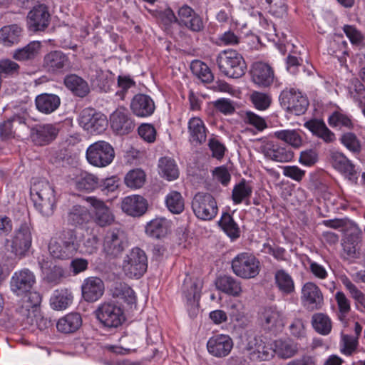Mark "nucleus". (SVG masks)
I'll use <instances>...</instances> for the list:
<instances>
[{"mask_svg": "<svg viewBox=\"0 0 365 365\" xmlns=\"http://www.w3.org/2000/svg\"><path fill=\"white\" fill-rule=\"evenodd\" d=\"M30 195L35 207L44 216H51L56 207L53 187L45 179L34 178L31 181Z\"/></svg>", "mask_w": 365, "mask_h": 365, "instance_id": "nucleus-1", "label": "nucleus"}, {"mask_svg": "<svg viewBox=\"0 0 365 365\" xmlns=\"http://www.w3.org/2000/svg\"><path fill=\"white\" fill-rule=\"evenodd\" d=\"M217 63L222 73L232 78L242 77L247 68L242 56L233 49L221 51L217 57Z\"/></svg>", "mask_w": 365, "mask_h": 365, "instance_id": "nucleus-2", "label": "nucleus"}, {"mask_svg": "<svg viewBox=\"0 0 365 365\" xmlns=\"http://www.w3.org/2000/svg\"><path fill=\"white\" fill-rule=\"evenodd\" d=\"M77 249L76 232L72 229L63 230L58 238H52L48 245L50 255L58 259L70 258Z\"/></svg>", "mask_w": 365, "mask_h": 365, "instance_id": "nucleus-3", "label": "nucleus"}, {"mask_svg": "<svg viewBox=\"0 0 365 365\" xmlns=\"http://www.w3.org/2000/svg\"><path fill=\"white\" fill-rule=\"evenodd\" d=\"M259 260L252 253L242 252L232 260L233 272L242 279H252L260 272Z\"/></svg>", "mask_w": 365, "mask_h": 365, "instance_id": "nucleus-4", "label": "nucleus"}, {"mask_svg": "<svg viewBox=\"0 0 365 365\" xmlns=\"http://www.w3.org/2000/svg\"><path fill=\"white\" fill-rule=\"evenodd\" d=\"M95 314L98 320L103 326L109 328L118 327L125 320L123 309L112 301L101 303Z\"/></svg>", "mask_w": 365, "mask_h": 365, "instance_id": "nucleus-5", "label": "nucleus"}, {"mask_svg": "<svg viewBox=\"0 0 365 365\" xmlns=\"http://www.w3.org/2000/svg\"><path fill=\"white\" fill-rule=\"evenodd\" d=\"M123 271L129 278H140L148 268V258L145 252L139 247L133 248L125 257Z\"/></svg>", "mask_w": 365, "mask_h": 365, "instance_id": "nucleus-6", "label": "nucleus"}, {"mask_svg": "<svg viewBox=\"0 0 365 365\" xmlns=\"http://www.w3.org/2000/svg\"><path fill=\"white\" fill-rule=\"evenodd\" d=\"M127 247V240L123 230L118 227L108 229L104 235L103 251L110 258L122 255Z\"/></svg>", "mask_w": 365, "mask_h": 365, "instance_id": "nucleus-7", "label": "nucleus"}, {"mask_svg": "<svg viewBox=\"0 0 365 365\" xmlns=\"http://www.w3.org/2000/svg\"><path fill=\"white\" fill-rule=\"evenodd\" d=\"M115 157L113 147L103 140L91 144L86 150V159L90 164L103 168L110 164Z\"/></svg>", "mask_w": 365, "mask_h": 365, "instance_id": "nucleus-8", "label": "nucleus"}, {"mask_svg": "<svg viewBox=\"0 0 365 365\" xmlns=\"http://www.w3.org/2000/svg\"><path fill=\"white\" fill-rule=\"evenodd\" d=\"M79 125L91 134H101L108 125L106 116L92 108H86L78 116Z\"/></svg>", "mask_w": 365, "mask_h": 365, "instance_id": "nucleus-9", "label": "nucleus"}, {"mask_svg": "<svg viewBox=\"0 0 365 365\" xmlns=\"http://www.w3.org/2000/svg\"><path fill=\"white\" fill-rule=\"evenodd\" d=\"M195 215L202 220H211L217 214V202L213 196L207 192H197L192 201Z\"/></svg>", "mask_w": 365, "mask_h": 365, "instance_id": "nucleus-10", "label": "nucleus"}, {"mask_svg": "<svg viewBox=\"0 0 365 365\" xmlns=\"http://www.w3.org/2000/svg\"><path fill=\"white\" fill-rule=\"evenodd\" d=\"M28 140L36 146H45L53 142L59 133L56 125L51 123L36 124L29 128Z\"/></svg>", "mask_w": 365, "mask_h": 365, "instance_id": "nucleus-11", "label": "nucleus"}, {"mask_svg": "<svg viewBox=\"0 0 365 365\" xmlns=\"http://www.w3.org/2000/svg\"><path fill=\"white\" fill-rule=\"evenodd\" d=\"M280 99L287 110L296 115L304 113L309 106L307 98L293 88L284 91L280 95Z\"/></svg>", "mask_w": 365, "mask_h": 365, "instance_id": "nucleus-12", "label": "nucleus"}, {"mask_svg": "<svg viewBox=\"0 0 365 365\" xmlns=\"http://www.w3.org/2000/svg\"><path fill=\"white\" fill-rule=\"evenodd\" d=\"M110 120L111 128L120 135L130 133L135 126L128 110L123 107L116 109L110 115Z\"/></svg>", "mask_w": 365, "mask_h": 365, "instance_id": "nucleus-13", "label": "nucleus"}, {"mask_svg": "<svg viewBox=\"0 0 365 365\" xmlns=\"http://www.w3.org/2000/svg\"><path fill=\"white\" fill-rule=\"evenodd\" d=\"M301 301L307 309L318 310L324 304L323 294L317 284L309 282L305 283L302 288Z\"/></svg>", "mask_w": 365, "mask_h": 365, "instance_id": "nucleus-14", "label": "nucleus"}, {"mask_svg": "<svg viewBox=\"0 0 365 365\" xmlns=\"http://www.w3.org/2000/svg\"><path fill=\"white\" fill-rule=\"evenodd\" d=\"M250 358L254 361H267L274 356L272 344L264 341L261 337L251 339L247 345Z\"/></svg>", "mask_w": 365, "mask_h": 365, "instance_id": "nucleus-15", "label": "nucleus"}, {"mask_svg": "<svg viewBox=\"0 0 365 365\" xmlns=\"http://www.w3.org/2000/svg\"><path fill=\"white\" fill-rule=\"evenodd\" d=\"M50 14L47 8L41 4L34 9L27 16V27L29 31L36 32L43 31L48 27Z\"/></svg>", "mask_w": 365, "mask_h": 365, "instance_id": "nucleus-16", "label": "nucleus"}, {"mask_svg": "<svg viewBox=\"0 0 365 365\" xmlns=\"http://www.w3.org/2000/svg\"><path fill=\"white\" fill-rule=\"evenodd\" d=\"M104 283L97 277L86 278L81 285L82 297L88 302H93L100 299L104 293Z\"/></svg>", "mask_w": 365, "mask_h": 365, "instance_id": "nucleus-17", "label": "nucleus"}, {"mask_svg": "<svg viewBox=\"0 0 365 365\" xmlns=\"http://www.w3.org/2000/svg\"><path fill=\"white\" fill-rule=\"evenodd\" d=\"M261 150L267 158L276 162L287 163L294 158V153L290 148L272 141L264 143L261 147Z\"/></svg>", "mask_w": 365, "mask_h": 365, "instance_id": "nucleus-18", "label": "nucleus"}, {"mask_svg": "<svg viewBox=\"0 0 365 365\" xmlns=\"http://www.w3.org/2000/svg\"><path fill=\"white\" fill-rule=\"evenodd\" d=\"M330 159L335 169L344 174L350 181L356 183L359 174L354 165L342 153L331 152Z\"/></svg>", "mask_w": 365, "mask_h": 365, "instance_id": "nucleus-19", "label": "nucleus"}, {"mask_svg": "<svg viewBox=\"0 0 365 365\" xmlns=\"http://www.w3.org/2000/svg\"><path fill=\"white\" fill-rule=\"evenodd\" d=\"M43 65L48 72L60 73L68 69L70 61L68 56L62 51H53L44 56Z\"/></svg>", "mask_w": 365, "mask_h": 365, "instance_id": "nucleus-20", "label": "nucleus"}, {"mask_svg": "<svg viewBox=\"0 0 365 365\" xmlns=\"http://www.w3.org/2000/svg\"><path fill=\"white\" fill-rule=\"evenodd\" d=\"M233 347L231 337L225 334H217L207 341V348L210 354L216 357L227 356Z\"/></svg>", "mask_w": 365, "mask_h": 365, "instance_id": "nucleus-21", "label": "nucleus"}, {"mask_svg": "<svg viewBox=\"0 0 365 365\" xmlns=\"http://www.w3.org/2000/svg\"><path fill=\"white\" fill-rule=\"evenodd\" d=\"M250 74L252 81L261 87H268L274 80V71L267 63L255 62L252 64Z\"/></svg>", "mask_w": 365, "mask_h": 365, "instance_id": "nucleus-22", "label": "nucleus"}, {"mask_svg": "<svg viewBox=\"0 0 365 365\" xmlns=\"http://www.w3.org/2000/svg\"><path fill=\"white\" fill-rule=\"evenodd\" d=\"M259 319L265 329L272 330L284 327V313L274 306L264 307L260 314Z\"/></svg>", "mask_w": 365, "mask_h": 365, "instance_id": "nucleus-23", "label": "nucleus"}, {"mask_svg": "<svg viewBox=\"0 0 365 365\" xmlns=\"http://www.w3.org/2000/svg\"><path fill=\"white\" fill-rule=\"evenodd\" d=\"M87 201L94 208V221L98 225L106 227L114 222V215L103 201L93 197H88Z\"/></svg>", "mask_w": 365, "mask_h": 365, "instance_id": "nucleus-24", "label": "nucleus"}, {"mask_svg": "<svg viewBox=\"0 0 365 365\" xmlns=\"http://www.w3.org/2000/svg\"><path fill=\"white\" fill-rule=\"evenodd\" d=\"M130 107L133 113L138 117H148L155 109L153 100L149 96L142 93L133 96Z\"/></svg>", "mask_w": 365, "mask_h": 365, "instance_id": "nucleus-25", "label": "nucleus"}, {"mask_svg": "<svg viewBox=\"0 0 365 365\" xmlns=\"http://www.w3.org/2000/svg\"><path fill=\"white\" fill-rule=\"evenodd\" d=\"M50 321L43 318L41 309H24V329L34 332L43 330L50 325Z\"/></svg>", "mask_w": 365, "mask_h": 365, "instance_id": "nucleus-26", "label": "nucleus"}, {"mask_svg": "<svg viewBox=\"0 0 365 365\" xmlns=\"http://www.w3.org/2000/svg\"><path fill=\"white\" fill-rule=\"evenodd\" d=\"M121 208L128 215L133 217L143 215L148 208L147 200L140 195H132L125 197Z\"/></svg>", "mask_w": 365, "mask_h": 365, "instance_id": "nucleus-27", "label": "nucleus"}, {"mask_svg": "<svg viewBox=\"0 0 365 365\" xmlns=\"http://www.w3.org/2000/svg\"><path fill=\"white\" fill-rule=\"evenodd\" d=\"M63 83L75 96L84 98L90 93V87L87 81L76 74L67 75L64 78Z\"/></svg>", "mask_w": 365, "mask_h": 365, "instance_id": "nucleus-28", "label": "nucleus"}, {"mask_svg": "<svg viewBox=\"0 0 365 365\" xmlns=\"http://www.w3.org/2000/svg\"><path fill=\"white\" fill-rule=\"evenodd\" d=\"M23 117L14 115L6 121L0 123V138L6 140L14 138L21 130Z\"/></svg>", "mask_w": 365, "mask_h": 365, "instance_id": "nucleus-29", "label": "nucleus"}, {"mask_svg": "<svg viewBox=\"0 0 365 365\" xmlns=\"http://www.w3.org/2000/svg\"><path fill=\"white\" fill-rule=\"evenodd\" d=\"M215 286L217 289L234 297L240 296L242 292L241 282L230 275L219 276L215 280Z\"/></svg>", "mask_w": 365, "mask_h": 365, "instance_id": "nucleus-30", "label": "nucleus"}, {"mask_svg": "<svg viewBox=\"0 0 365 365\" xmlns=\"http://www.w3.org/2000/svg\"><path fill=\"white\" fill-rule=\"evenodd\" d=\"M90 217L88 208L80 205H74L68 208L66 217L68 224L74 227H80L88 222Z\"/></svg>", "mask_w": 365, "mask_h": 365, "instance_id": "nucleus-31", "label": "nucleus"}, {"mask_svg": "<svg viewBox=\"0 0 365 365\" xmlns=\"http://www.w3.org/2000/svg\"><path fill=\"white\" fill-rule=\"evenodd\" d=\"M82 326V318L79 313L71 312L60 318L56 323V328L59 332L63 334H73Z\"/></svg>", "mask_w": 365, "mask_h": 365, "instance_id": "nucleus-32", "label": "nucleus"}, {"mask_svg": "<svg viewBox=\"0 0 365 365\" xmlns=\"http://www.w3.org/2000/svg\"><path fill=\"white\" fill-rule=\"evenodd\" d=\"M36 108L41 113L49 114L54 112L61 104V99L55 94L42 93L35 100Z\"/></svg>", "mask_w": 365, "mask_h": 365, "instance_id": "nucleus-33", "label": "nucleus"}, {"mask_svg": "<svg viewBox=\"0 0 365 365\" xmlns=\"http://www.w3.org/2000/svg\"><path fill=\"white\" fill-rule=\"evenodd\" d=\"M304 126L314 135L322 138L325 143H332L335 140V135L325 125L322 120L313 119L304 123Z\"/></svg>", "mask_w": 365, "mask_h": 365, "instance_id": "nucleus-34", "label": "nucleus"}, {"mask_svg": "<svg viewBox=\"0 0 365 365\" xmlns=\"http://www.w3.org/2000/svg\"><path fill=\"white\" fill-rule=\"evenodd\" d=\"M182 289L187 304L195 310L197 309L196 303H198L200 299V284L196 280H192L190 277H186Z\"/></svg>", "mask_w": 365, "mask_h": 365, "instance_id": "nucleus-35", "label": "nucleus"}, {"mask_svg": "<svg viewBox=\"0 0 365 365\" xmlns=\"http://www.w3.org/2000/svg\"><path fill=\"white\" fill-rule=\"evenodd\" d=\"M190 140L196 144H202L206 140V128L203 121L197 117L192 118L188 122Z\"/></svg>", "mask_w": 365, "mask_h": 365, "instance_id": "nucleus-36", "label": "nucleus"}, {"mask_svg": "<svg viewBox=\"0 0 365 365\" xmlns=\"http://www.w3.org/2000/svg\"><path fill=\"white\" fill-rule=\"evenodd\" d=\"M73 299V294L68 289H56L51 297L50 304L55 310H63L72 303Z\"/></svg>", "mask_w": 365, "mask_h": 365, "instance_id": "nucleus-37", "label": "nucleus"}, {"mask_svg": "<svg viewBox=\"0 0 365 365\" xmlns=\"http://www.w3.org/2000/svg\"><path fill=\"white\" fill-rule=\"evenodd\" d=\"M341 256L344 259L353 262L361 256V247L356 237L349 236L342 243Z\"/></svg>", "mask_w": 365, "mask_h": 365, "instance_id": "nucleus-38", "label": "nucleus"}, {"mask_svg": "<svg viewBox=\"0 0 365 365\" xmlns=\"http://www.w3.org/2000/svg\"><path fill=\"white\" fill-rule=\"evenodd\" d=\"M274 284L283 294L294 292V282L292 276L284 269H279L274 272Z\"/></svg>", "mask_w": 365, "mask_h": 365, "instance_id": "nucleus-39", "label": "nucleus"}, {"mask_svg": "<svg viewBox=\"0 0 365 365\" xmlns=\"http://www.w3.org/2000/svg\"><path fill=\"white\" fill-rule=\"evenodd\" d=\"M170 229V222L165 218H155L145 226V232L153 238L164 237Z\"/></svg>", "mask_w": 365, "mask_h": 365, "instance_id": "nucleus-40", "label": "nucleus"}, {"mask_svg": "<svg viewBox=\"0 0 365 365\" xmlns=\"http://www.w3.org/2000/svg\"><path fill=\"white\" fill-rule=\"evenodd\" d=\"M41 267L44 274V279L49 284H58L68 276L67 269L60 265L51 264L48 267L41 265Z\"/></svg>", "mask_w": 365, "mask_h": 365, "instance_id": "nucleus-41", "label": "nucleus"}, {"mask_svg": "<svg viewBox=\"0 0 365 365\" xmlns=\"http://www.w3.org/2000/svg\"><path fill=\"white\" fill-rule=\"evenodd\" d=\"M22 30L16 24L4 26L0 29V41L6 46L18 43L21 40Z\"/></svg>", "mask_w": 365, "mask_h": 365, "instance_id": "nucleus-42", "label": "nucleus"}, {"mask_svg": "<svg viewBox=\"0 0 365 365\" xmlns=\"http://www.w3.org/2000/svg\"><path fill=\"white\" fill-rule=\"evenodd\" d=\"M252 193V186L243 179L233 187L232 199L236 205L245 201L246 205H250V197Z\"/></svg>", "mask_w": 365, "mask_h": 365, "instance_id": "nucleus-43", "label": "nucleus"}, {"mask_svg": "<svg viewBox=\"0 0 365 365\" xmlns=\"http://www.w3.org/2000/svg\"><path fill=\"white\" fill-rule=\"evenodd\" d=\"M112 296L124 301L128 304L135 303L136 297L134 291L127 284L116 282L110 289Z\"/></svg>", "mask_w": 365, "mask_h": 365, "instance_id": "nucleus-44", "label": "nucleus"}, {"mask_svg": "<svg viewBox=\"0 0 365 365\" xmlns=\"http://www.w3.org/2000/svg\"><path fill=\"white\" fill-rule=\"evenodd\" d=\"M274 354L282 359H288L295 355L298 351L297 344L291 340L278 339L274 341Z\"/></svg>", "mask_w": 365, "mask_h": 365, "instance_id": "nucleus-45", "label": "nucleus"}, {"mask_svg": "<svg viewBox=\"0 0 365 365\" xmlns=\"http://www.w3.org/2000/svg\"><path fill=\"white\" fill-rule=\"evenodd\" d=\"M99 179L93 174L84 172L77 177L76 187L80 191H93L98 187Z\"/></svg>", "mask_w": 365, "mask_h": 365, "instance_id": "nucleus-46", "label": "nucleus"}, {"mask_svg": "<svg viewBox=\"0 0 365 365\" xmlns=\"http://www.w3.org/2000/svg\"><path fill=\"white\" fill-rule=\"evenodd\" d=\"M312 325L314 330L322 335H327L331 330V321L327 314L323 313L313 314Z\"/></svg>", "mask_w": 365, "mask_h": 365, "instance_id": "nucleus-47", "label": "nucleus"}, {"mask_svg": "<svg viewBox=\"0 0 365 365\" xmlns=\"http://www.w3.org/2000/svg\"><path fill=\"white\" fill-rule=\"evenodd\" d=\"M158 167L160 173L168 180L178 178L179 171L174 160L164 157L160 159Z\"/></svg>", "mask_w": 365, "mask_h": 365, "instance_id": "nucleus-48", "label": "nucleus"}, {"mask_svg": "<svg viewBox=\"0 0 365 365\" xmlns=\"http://www.w3.org/2000/svg\"><path fill=\"white\" fill-rule=\"evenodd\" d=\"M274 137L281 140L294 148H299L302 143V139L299 132L296 130H282L274 133Z\"/></svg>", "mask_w": 365, "mask_h": 365, "instance_id": "nucleus-49", "label": "nucleus"}, {"mask_svg": "<svg viewBox=\"0 0 365 365\" xmlns=\"http://www.w3.org/2000/svg\"><path fill=\"white\" fill-rule=\"evenodd\" d=\"M219 225L230 238L237 239L240 237V232L239 226L230 214H223L219 222Z\"/></svg>", "mask_w": 365, "mask_h": 365, "instance_id": "nucleus-50", "label": "nucleus"}, {"mask_svg": "<svg viewBox=\"0 0 365 365\" xmlns=\"http://www.w3.org/2000/svg\"><path fill=\"white\" fill-rule=\"evenodd\" d=\"M21 66L9 58L0 59V78H15L19 75Z\"/></svg>", "mask_w": 365, "mask_h": 365, "instance_id": "nucleus-51", "label": "nucleus"}, {"mask_svg": "<svg viewBox=\"0 0 365 365\" xmlns=\"http://www.w3.org/2000/svg\"><path fill=\"white\" fill-rule=\"evenodd\" d=\"M166 205L174 214H180L184 210V200L181 194L177 191H171L166 197Z\"/></svg>", "mask_w": 365, "mask_h": 365, "instance_id": "nucleus-52", "label": "nucleus"}, {"mask_svg": "<svg viewBox=\"0 0 365 365\" xmlns=\"http://www.w3.org/2000/svg\"><path fill=\"white\" fill-rule=\"evenodd\" d=\"M145 181V174L140 169L130 170L125 175V182L126 185L131 188L141 187Z\"/></svg>", "mask_w": 365, "mask_h": 365, "instance_id": "nucleus-53", "label": "nucleus"}, {"mask_svg": "<svg viewBox=\"0 0 365 365\" xmlns=\"http://www.w3.org/2000/svg\"><path fill=\"white\" fill-rule=\"evenodd\" d=\"M266 9L273 16L282 19L287 14L284 0H266Z\"/></svg>", "mask_w": 365, "mask_h": 365, "instance_id": "nucleus-54", "label": "nucleus"}, {"mask_svg": "<svg viewBox=\"0 0 365 365\" xmlns=\"http://www.w3.org/2000/svg\"><path fill=\"white\" fill-rule=\"evenodd\" d=\"M341 143L351 153H359L361 145L356 135L352 133H346L340 138Z\"/></svg>", "mask_w": 365, "mask_h": 365, "instance_id": "nucleus-55", "label": "nucleus"}, {"mask_svg": "<svg viewBox=\"0 0 365 365\" xmlns=\"http://www.w3.org/2000/svg\"><path fill=\"white\" fill-rule=\"evenodd\" d=\"M41 295L39 292L32 290H24V309H41Z\"/></svg>", "mask_w": 365, "mask_h": 365, "instance_id": "nucleus-56", "label": "nucleus"}, {"mask_svg": "<svg viewBox=\"0 0 365 365\" xmlns=\"http://www.w3.org/2000/svg\"><path fill=\"white\" fill-rule=\"evenodd\" d=\"M335 299L339 307V319L342 321L351 310L350 302L342 292H337L335 294Z\"/></svg>", "mask_w": 365, "mask_h": 365, "instance_id": "nucleus-57", "label": "nucleus"}, {"mask_svg": "<svg viewBox=\"0 0 365 365\" xmlns=\"http://www.w3.org/2000/svg\"><path fill=\"white\" fill-rule=\"evenodd\" d=\"M358 340L353 336L344 334L341 336V351L345 355L351 356L356 349Z\"/></svg>", "mask_w": 365, "mask_h": 365, "instance_id": "nucleus-58", "label": "nucleus"}, {"mask_svg": "<svg viewBox=\"0 0 365 365\" xmlns=\"http://www.w3.org/2000/svg\"><path fill=\"white\" fill-rule=\"evenodd\" d=\"M244 121L245 123L252 125L259 131L263 130L267 126L264 118L252 111L245 113Z\"/></svg>", "mask_w": 365, "mask_h": 365, "instance_id": "nucleus-59", "label": "nucleus"}, {"mask_svg": "<svg viewBox=\"0 0 365 365\" xmlns=\"http://www.w3.org/2000/svg\"><path fill=\"white\" fill-rule=\"evenodd\" d=\"M328 122L331 126L339 127V128L343 127L350 128L352 126L349 118L339 112H335L330 115Z\"/></svg>", "mask_w": 365, "mask_h": 365, "instance_id": "nucleus-60", "label": "nucleus"}, {"mask_svg": "<svg viewBox=\"0 0 365 365\" xmlns=\"http://www.w3.org/2000/svg\"><path fill=\"white\" fill-rule=\"evenodd\" d=\"M88 76L90 80L93 83H95L97 86L101 88L105 86V81L106 80L107 76L105 72L96 65H92L90 67Z\"/></svg>", "mask_w": 365, "mask_h": 365, "instance_id": "nucleus-61", "label": "nucleus"}, {"mask_svg": "<svg viewBox=\"0 0 365 365\" xmlns=\"http://www.w3.org/2000/svg\"><path fill=\"white\" fill-rule=\"evenodd\" d=\"M11 252L20 257L23 256V225L15 231L11 240Z\"/></svg>", "mask_w": 365, "mask_h": 365, "instance_id": "nucleus-62", "label": "nucleus"}, {"mask_svg": "<svg viewBox=\"0 0 365 365\" xmlns=\"http://www.w3.org/2000/svg\"><path fill=\"white\" fill-rule=\"evenodd\" d=\"M251 100L255 108L261 110H266L271 103V98L267 94L257 91L251 95Z\"/></svg>", "mask_w": 365, "mask_h": 365, "instance_id": "nucleus-63", "label": "nucleus"}, {"mask_svg": "<svg viewBox=\"0 0 365 365\" xmlns=\"http://www.w3.org/2000/svg\"><path fill=\"white\" fill-rule=\"evenodd\" d=\"M193 66L194 68H198L196 71V73L202 82L210 83L212 81L214 76L207 64L197 61L194 63Z\"/></svg>", "mask_w": 365, "mask_h": 365, "instance_id": "nucleus-64", "label": "nucleus"}]
</instances>
